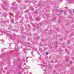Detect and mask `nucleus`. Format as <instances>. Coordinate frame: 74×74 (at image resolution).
Returning a JSON list of instances; mask_svg holds the SVG:
<instances>
[{
    "instance_id": "nucleus-3",
    "label": "nucleus",
    "mask_w": 74,
    "mask_h": 74,
    "mask_svg": "<svg viewBox=\"0 0 74 74\" xmlns=\"http://www.w3.org/2000/svg\"><path fill=\"white\" fill-rule=\"evenodd\" d=\"M73 12L74 13V10H73Z\"/></svg>"
},
{
    "instance_id": "nucleus-1",
    "label": "nucleus",
    "mask_w": 74,
    "mask_h": 74,
    "mask_svg": "<svg viewBox=\"0 0 74 74\" xmlns=\"http://www.w3.org/2000/svg\"><path fill=\"white\" fill-rule=\"evenodd\" d=\"M46 55H48V53L47 52H46Z\"/></svg>"
},
{
    "instance_id": "nucleus-2",
    "label": "nucleus",
    "mask_w": 74,
    "mask_h": 74,
    "mask_svg": "<svg viewBox=\"0 0 74 74\" xmlns=\"http://www.w3.org/2000/svg\"><path fill=\"white\" fill-rule=\"evenodd\" d=\"M66 61H68L69 60V59H66Z\"/></svg>"
}]
</instances>
